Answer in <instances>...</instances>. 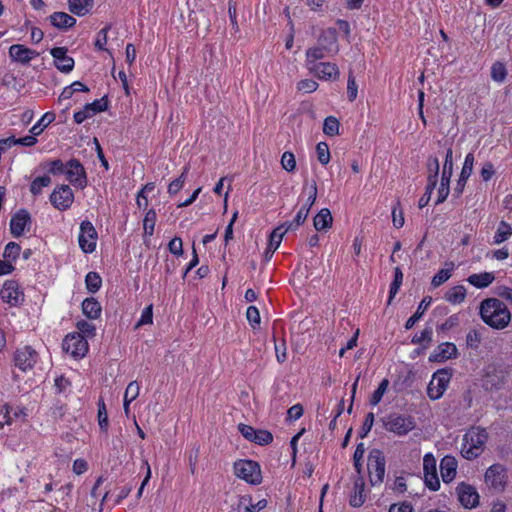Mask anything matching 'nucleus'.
<instances>
[{"label":"nucleus","instance_id":"nucleus-13","mask_svg":"<svg viewBox=\"0 0 512 512\" xmlns=\"http://www.w3.org/2000/svg\"><path fill=\"white\" fill-rule=\"evenodd\" d=\"M74 201V194L68 185L56 187L50 195V202L54 208L65 211L71 207Z\"/></svg>","mask_w":512,"mask_h":512},{"label":"nucleus","instance_id":"nucleus-57","mask_svg":"<svg viewBox=\"0 0 512 512\" xmlns=\"http://www.w3.org/2000/svg\"><path fill=\"white\" fill-rule=\"evenodd\" d=\"M46 168L48 172L53 175L64 174L66 170V163L64 164L60 159H55L48 162Z\"/></svg>","mask_w":512,"mask_h":512},{"label":"nucleus","instance_id":"nucleus-42","mask_svg":"<svg viewBox=\"0 0 512 512\" xmlns=\"http://www.w3.org/2000/svg\"><path fill=\"white\" fill-rule=\"evenodd\" d=\"M86 288L90 293H96L102 285V279L97 272H88L85 277Z\"/></svg>","mask_w":512,"mask_h":512},{"label":"nucleus","instance_id":"nucleus-15","mask_svg":"<svg viewBox=\"0 0 512 512\" xmlns=\"http://www.w3.org/2000/svg\"><path fill=\"white\" fill-rule=\"evenodd\" d=\"M306 68L317 78L325 81L336 80L340 74L337 65L330 62H317Z\"/></svg>","mask_w":512,"mask_h":512},{"label":"nucleus","instance_id":"nucleus-6","mask_svg":"<svg viewBox=\"0 0 512 512\" xmlns=\"http://www.w3.org/2000/svg\"><path fill=\"white\" fill-rule=\"evenodd\" d=\"M452 374L447 369L437 370L427 387V394L431 400L440 399L448 388Z\"/></svg>","mask_w":512,"mask_h":512},{"label":"nucleus","instance_id":"nucleus-28","mask_svg":"<svg viewBox=\"0 0 512 512\" xmlns=\"http://www.w3.org/2000/svg\"><path fill=\"white\" fill-rule=\"evenodd\" d=\"M494 280L495 276L492 272L474 273L467 278L468 283L478 289L488 287Z\"/></svg>","mask_w":512,"mask_h":512},{"label":"nucleus","instance_id":"nucleus-12","mask_svg":"<svg viewBox=\"0 0 512 512\" xmlns=\"http://www.w3.org/2000/svg\"><path fill=\"white\" fill-rule=\"evenodd\" d=\"M66 179L75 187L83 189L87 185V176L83 165L77 159L66 163Z\"/></svg>","mask_w":512,"mask_h":512},{"label":"nucleus","instance_id":"nucleus-26","mask_svg":"<svg viewBox=\"0 0 512 512\" xmlns=\"http://www.w3.org/2000/svg\"><path fill=\"white\" fill-rule=\"evenodd\" d=\"M506 381V375L503 371L494 370L493 372H487L483 386L487 390H499L504 387Z\"/></svg>","mask_w":512,"mask_h":512},{"label":"nucleus","instance_id":"nucleus-27","mask_svg":"<svg viewBox=\"0 0 512 512\" xmlns=\"http://www.w3.org/2000/svg\"><path fill=\"white\" fill-rule=\"evenodd\" d=\"M52 26L60 30H66L76 24V19L65 12H54L49 16Z\"/></svg>","mask_w":512,"mask_h":512},{"label":"nucleus","instance_id":"nucleus-1","mask_svg":"<svg viewBox=\"0 0 512 512\" xmlns=\"http://www.w3.org/2000/svg\"><path fill=\"white\" fill-rule=\"evenodd\" d=\"M482 321L496 330H503L511 322V312L504 302L498 298H486L479 305Z\"/></svg>","mask_w":512,"mask_h":512},{"label":"nucleus","instance_id":"nucleus-38","mask_svg":"<svg viewBox=\"0 0 512 512\" xmlns=\"http://www.w3.org/2000/svg\"><path fill=\"white\" fill-rule=\"evenodd\" d=\"M140 392V386L137 381H132L128 384L124 394V410L126 413L129 412V405L134 401Z\"/></svg>","mask_w":512,"mask_h":512},{"label":"nucleus","instance_id":"nucleus-25","mask_svg":"<svg viewBox=\"0 0 512 512\" xmlns=\"http://www.w3.org/2000/svg\"><path fill=\"white\" fill-rule=\"evenodd\" d=\"M294 222H286L278 227H276L269 237L268 247L270 248V255H273L274 252L278 249L281 244L282 238L286 232L289 230H293Z\"/></svg>","mask_w":512,"mask_h":512},{"label":"nucleus","instance_id":"nucleus-44","mask_svg":"<svg viewBox=\"0 0 512 512\" xmlns=\"http://www.w3.org/2000/svg\"><path fill=\"white\" fill-rule=\"evenodd\" d=\"M50 184H51V179L49 176L44 175V176L36 177L30 185V192L33 195H38L41 193V191L44 187H47Z\"/></svg>","mask_w":512,"mask_h":512},{"label":"nucleus","instance_id":"nucleus-20","mask_svg":"<svg viewBox=\"0 0 512 512\" xmlns=\"http://www.w3.org/2000/svg\"><path fill=\"white\" fill-rule=\"evenodd\" d=\"M456 490L458 499L465 508L471 509L478 505L479 495L474 487L465 483H460Z\"/></svg>","mask_w":512,"mask_h":512},{"label":"nucleus","instance_id":"nucleus-11","mask_svg":"<svg viewBox=\"0 0 512 512\" xmlns=\"http://www.w3.org/2000/svg\"><path fill=\"white\" fill-rule=\"evenodd\" d=\"M62 347L74 358L84 357L88 351V343L79 333L68 334L63 340Z\"/></svg>","mask_w":512,"mask_h":512},{"label":"nucleus","instance_id":"nucleus-52","mask_svg":"<svg viewBox=\"0 0 512 512\" xmlns=\"http://www.w3.org/2000/svg\"><path fill=\"white\" fill-rule=\"evenodd\" d=\"M273 441V435L267 430H256L252 442L258 445H267Z\"/></svg>","mask_w":512,"mask_h":512},{"label":"nucleus","instance_id":"nucleus-36","mask_svg":"<svg viewBox=\"0 0 512 512\" xmlns=\"http://www.w3.org/2000/svg\"><path fill=\"white\" fill-rule=\"evenodd\" d=\"M465 297L466 288L463 285L454 286L445 294V300L454 305L462 303Z\"/></svg>","mask_w":512,"mask_h":512},{"label":"nucleus","instance_id":"nucleus-31","mask_svg":"<svg viewBox=\"0 0 512 512\" xmlns=\"http://www.w3.org/2000/svg\"><path fill=\"white\" fill-rule=\"evenodd\" d=\"M94 0H68V8L77 16H85L93 8Z\"/></svg>","mask_w":512,"mask_h":512},{"label":"nucleus","instance_id":"nucleus-59","mask_svg":"<svg viewBox=\"0 0 512 512\" xmlns=\"http://www.w3.org/2000/svg\"><path fill=\"white\" fill-rule=\"evenodd\" d=\"M21 251L19 244L15 242H9L4 249V257L15 260L18 258Z\"/></svg>","mask_w":512,"mask_h":512},{"label":"nucleus","instance_id":"nucleus-16","mask_svg":"<svg viewBox=\"0 0 512 512\" xmlns=\"http://www.w3.org/2000/svg\"><path fill=\"white\" fill-rule=\"evenodd\" d=\"M108 103L105 98L96 99L92 103H88L80 111L74 113V121L77 124L83 123L86 119L91 118L96 113L103 112L107 109Z\"/></svg>","mask_w":512,"mask_h":512},{"label":"nucleus","instance_id":"nucleus-56","mask_svg":"<svg viewBox=\"0 0 512 512\" xmlns=\"http://www.w3.org/2000/svg\"><path fill=\"white\" fill-rule=\"evenodd\" d=\"M281 165L283 169H285L288 172H292L296 167V160L295 156L292 152H284L281 157Z\"/></svg>","mask_w":512,"mask_h":512},{"label":"nucleus","instance_id":"nucleus-17","mask_svg":"<svg viewBox=\"0 0 512 512\" xmlns=\"http://www.w3.org/2000/svg\"><path fill=\"white\" fill-rule=\"evenodd\" d=\"M66 47H55L50 50V54L54 58L55 67L62 73H69L74 68V59L67 54Z\"/></svg>","mask_w":512,"mask_h":512},{"label":"nucleus","instance_id":"nucleus-45","mask_svg":"<svg viewBox=\"0 0 512 512\" xmlns=\"http://www.w3.org/2000/svg\"><path fill=\"white\" fill-rule=\"evenodd\" d=\"M339 121L333 116H329L324 120L323 132L327 136H335L339 133Z\"/></svg>","mask_w":512,"mask_h":512},{"label":"nucleus","instance_id":"nucleus-50","mask_svg":"<svg viewBox=\"0 0 512 512\" xmlns=\"http://www.w3.org/2000/svg\"><path fill=\"white\" fill-rule=\"evenodd\" d=\"M98 423L102 431H107L109 425L108 414L103 400L98 402Z\"/></svg>","mask_w":512,"mask_h":512},{"label":"nucleus","instance_id":"nucleus-23","mask_svg":"<svg viewBox=\"0 0 512 512\" xmlns=\"http://www.w3.org/2000/svg\"><path fill=\"white\" fill-rule=\"evenodd\" d=\"M318 44L323 46L324 49L328 50L333 54L338 53L339 47L337 43V31L334 28H328L321 32L318 38Z\"/></svg>","mask_w":512,"mask_h":512},{"label":"nucleus","instance_id":"nucleus-64","mask_svg":"<svg viewBox=\"0 0 512 512\" xmlns=\"http://www.w3.org/2000/svg\"><path fill=\"white\" fill-rule=\"evenodd\" d=\"M169 251L176 255L181 256L183 254V242L179 237H174L168 244Z\"/></svg>","mask_w":512,"mask_h":512},{"label":"nucleus","instance_id":"nucleus-33","mask_svg":"<svg viewBox=\"0 0 512 512\" xmlns=\"http://www.w3.org/2000/svg\"><path fill=\"white\" fill-rule=\"evenodd\" d=\"M512 236V226L505 221H500L493 236V244L499 245Z\"/></svg>","mask_w":512,"mask_h":512},{"label":"nucleus","instance_id":"nucleus-5","mask_svg":"<svg viewBox=\"0 0 512 512\" xmlns=\"http://www.w3.org/2000/svg\"><path fill=\"white\" fill-rule=\"evenodd\" d=\"M387 431L398 436H404L415 428V421L411 416L390 414L384 420Z\"/></svg>","mask_w":512,"mask_h":512},{"label":"nucleus","instance_id":"nucleus-53","mask_svg":"<svg viewBox=\"0 0 512 512\" xmlns=\"http://www.w3.org/2000/svg\"><path fill=\"white\" fill-rule=\"evenodd\" d=\"M246 318L253 329L260 325V313L256 306H249L246 311Z\"/></svg>","mask_w":512,"mask_h":512},{"label":"nucleus","instance_id":"nucleus-51","mask_svg":"<svg viewBox=\"0 0 512 512\" xmlns=\"http://www.w3.org/2000/svg\"><path fill=\"white\" fill-rule=\"evenodd\" d=\"M316 153H317L318 161L321 164L326 165L329 163L330 151H329V147H328L327 143L319 142L316 146Z\"/></svg>","mask_w":512,"mask_h":512},{"label":"nucleus","instance_id":"nucleus-19","mask_svg":"<svg viewBox=\"0 0 512 512\" xmlns=\"http://www.w3.org/2000/svg\"><path fill=\"white\" fill-rule=\"evenodd\" d=\"M31 225L30 214L27 210L21 209L10 220V230L14 237L23 235L25 229H29Z\"/></svg>","mask_w":512,"mask_h":512},{"label":"nucleus","instance_id":"nucleus-9","mask_svg":"<svg viewBox=\"0 0 512 512\" xmlns=\"http://www.w3.org/2000/svg\"><path fill=\"white\" fill-rule=\"evenodd\" d=\"M424 483L431 491H438L440 481L437 473L436 458L432 453H426L423 457Z\"/></svg>","mask_w":512,"mask_h":512},{"label":"nucleus","instance_id":"nucleus-24","mask_svg":"<svg viewBox=\"0 0 512 512\" xmlns=\"http://www.w3.org/2000/svg\"><path fill=\"white\" fill-rule=\"evenodd\" d=\"M440 473L444 483L453 481L457 474V461L453 456H445L440 462Z\"/></svg>","mask_w":512,"mask_h":512},{"label":"nucleus","instance_id":"nucleus-35","mask_svg":"<svg viewBox=\"0 0 512 512\" xmlns=\"http://www.w3.org/2000/svg\"><path fill=\"white\" fill-rule=\"evenodd\" d=\"M446 268L440 269L432 278L431 285L434 288L439 287L445 283L451 276L454 270V263L449 262L445 264Z\"/></svg>","mask_w":512,"mask_h":512},{"label":"nucleus","instance_id":"nucleus-30","mask_svg":"<svg viewBox=\"0 0 512 512\" xmlns=\"http://www.w3.org/2000/svg\"><path fill=\"white\" fill-rule=\"evenodd\" d=\"M101 311L102 308L100 303L93 297L86 298L82 302V312L87 318L91 320L99 318Z\"/></svg>","mask_w":512,"mask_h":512},{"label":"nucleus","instance_id":"nucleus-47","mask_svg":"<svg viewBox=\"0 0 512 512\" xmlns=\"http://www.w3.org/2000/svg\"><path fill=\"white\" fill-rule=\"evenodd\" d=\"M402 281H403V273L399 267H396L395 271H394V280L391 283L390 289H389V301H388L389 303L391 302L393 297L397 294V292L402 284Z\"/></svg>","mask_w":512,"mask_h":512},{"label":"nucleus","instance_id":"nucleus-29","mask_svg":"<svg viewBox=\"0 0 512 512\" xmlns=\"http://www.w3.org/2000/svg\"><path fill=\"white\" fill-rule=\"evenodd\" d=\"M334 55L331 52H328V50L324 49L323 46H320L317 44L314 47H311L306 50V60H305V66L313 65L319 60L324 59L327 56Z\"/></svg>","mask_w":512,"mask_h":512},{"label":"nucleus","instance_id":"nucleus-55","mask_svg":"<svg viewBox=\"0 0 512 512\" xmlns=\"http://www.w3.org/2000/svg\"><path fill=\"white\" fill-rule=\"evenodd\" d=\"M365 453V446L364 443H359L355 449L354 455H353V462L355 470L360 474L362 469V459Z\"/></svg>","mask_w":512,"mask_h":512},{"label":"nucleus","instance_id":"nucleus-48","mask_svg":"<svg viewBox=\"0 0 512 512\" xmlns=\"http://www.w3.org/2000/svg\"><path fill=\"white\" fill-rule=\"evenodd\" d=\"M187 172H188V167H185L182 174L169 184L168 193L171 196L176 195L183 188L185 180H186Z\"/></svg>","mask_w":512,"mask_h":512},{"label":"nucleus","instance_id":"nucleus-43","mask_svg":"<svg viewBox=\"0 0 512 512\" xmlns=\"http://www.w3.org/2000/svg\"><path fill=\"white\" fill-rule=\"evenodd\" d=\"M507 77V69L504 63L497 61L491 66V78L497 83H503Z\"/></svg>","mask_w":512,"mask_h":512},{"label":"nucleus","instance_id":"nucleus-18","mask_svg":"<svg viewBox=\"0 0 512 512\" xmlns=\"http://www.w3.org/2000/svg\"><path fill=\"white\" fill-rule=\"evenodd\" d=\"M458 356V350L454 343L445 342L438 345L429 355L430 362H445Z\"/></svg>","mask_w":512,"mask_h":512},{"label":"nucleus","instance_id":"nucleus-22","mask_svg":"<svg viewBox=\"0 0 512 512\" xmlns=\"http://www.w3.org/2000/svg\"><path fill=\"white\" fill-rule=\"evenodd\" d=\"M9 56L15 62L28 64L32 59L38 56V53L24 45L14 44L9 48Z\"/></svg>","mask_w":512,"mask_h":512},{"label":"nucleus","instance_id":"nucleus-3","mask_svg":"<svg viewBox=\"0 0 512 512\" xmlns=\"http://www.w3.org/2000/svg\"><path fill=\"white\" fill-rule=\"evenodd\" d=\"M234 474L245 482L258 485L262 481L260 465L253 460L241 459L234 463Z\"/></svg>","mask_w":512,"mask_h":512},{"label":"nucleus","instance_id":"nucleus-7","mask_svg":"<svg viewBox=\"0 0 512 512\" xmlns=\"http://www.w3.org/2000/svg\"><path fill=\"white\" fill-rule=\"evenodd\" d=\"M484 478L490 489L502 492L508 481L507 469L502 464H493L486 470Z\"/></svg>","mask_w":512,"mask_h":512},{"label":"nucleus","instance_id":"nucleus-37","mask_svg":"<svg viewBox=\"0 0 512 512\" xmlns=\"http://www.w3.org/2000/svg\"><path fill=\"white\" fill-rule=\"evenodd\" d=\"M364 502V481L362 478H358L354 482V494L350 497V505L353 507H360Z\"/></svg>","mask_w":512,"mask_h":512},{"label":"nucleus","instance_id":"nucleus-62","mask_svg":"<svg viewBox=\"0 0 512 512\" xmlns=\"http://www.w3.org/2000/svg\"><path fill=\"white\" fill-rule=\"evenodd\" d=\"M297 88L299 91L311 93L318 88V83L312 79H304L298 83Z\"/></svg>","mask_w":512,"mask_h":512},{"label":"nucleus","instance_id":"nucleus-63","mask_svg":"<svg viewBox=\"0 0 512 512\" xmlns=\"http://www.w3.org/2000/svg\"><path fill=\"white\" fill-rule=\"evenodd\" d=\"M439 160L435 156H430L427 160V170H428V176H434V178H438L439 174Z\"/></svg>","mask_w":512,"mask_h":512},{"label":"nucleus","instance_id":"nucleus-2","mask_svg":"<svg viewBox=\"0 0 512 512\" xmlns=\"http://www.w3.org/2000/svg\"><path fill=\"white\" fill-rule=\"evenodd\" d=\"M488 434L484 428L472 427L463 436L461 454L465 459L472 460L482 454Z\"/></svg>","mask_w":512,"mask_h":512},{"label":"nucleus","instance_id":"nucleus-40","mask_svg":"<svg viewBox=\"0 0 512 512\" xmlns=\"http://www.w3.org/2000/svg\"><path fill=\"white\" fill-rule=\"evenodd\" d=\"M55 120V114L52 112H46L36 124L30 129V133L33 135H40L44 128Z\"/></svg>","mask_w":512,"mask_h":512},{"label":"nucleus","instance_id":"nucleus-61","mask_svg":"<svg viewBox=\"0 0 512 512\" xmlns=\"http://www.w3.org/2000/svg\"><path fill=\"white\" fill-rule=\"evenodd\" d=\"M432 334H433L432 328L431 327H426L425 329H423L420 332V334H416L412 338V343H414V344H422L424 342H430L432 340Z\"/></svg>","mask_w":512,"mask_h":512},{"label":"nucleus","instance_id":"nucleus-41","mask_svg":"<svg viewBox=\"0 0 512 512\" xmlns=\"http://www.w3.org/2000/svg\"><path fill=\"white\" fill-rule=\"evenodd\" d=\"M453 174V151L452 148H448L445 155V161L443 165V171L441 180L445 182H450V179Z\"/></svg>","mask_w":512,"mask_h":512},{"label":"nucleus","instance_id":"nucleus-4","mask_svg":"<svg viewBox=\"0 0 512 512\" xmlns=\"http://www.w3.org/2000/svg\"><path fill=\"white\" fill-rule=\"evenodd\" d=\"M385 457L381 450L372 449L368 455L367 468L369 472L370 483L373 486L380 485L385 477Z\"/></svg>","mask_w":512,"mask_h":512},{"label":"nucleus","instance_id":"nucleus-49","mask_svg":"<svg viewBox=\"0 0 512 512\" xmlns=\"http://www.w3.org/2000/svg\"><path fill=\"white\" fill-rule=\"evenodd\" d=\"M389 386L388 379H383L378 388L373 392L371 398H370V404L373 406H376L382 399L383 395L387 391V388Z\"/></svg>","mask_w":512,"mask_h":512},{"label":"nucleus","instance_id":"nucleus-58","mask_svg":"<svg viewBox=\"0 0 512 512\" xmlns=\"http://www.w3.org/2000/svg\"><path fill=\"white\" fill-rule=\"evenodd\" d=\"M109 30H110V25H107L98 32L96 41H95V47L98 50H102V51L106 50L105 45L107 44V40H108L107 35H108Z\"/></svg>","mask_w":512,"mask_h":512},{"label":"nucleus","instance_id":"nucleus-54","mask_svg":"<svg viewBox=\"0 0 512 512\" xmlns=\"http://www.w3.org/2000/svg\"><path fill=\"white\" fill-rule=\"evenodd\" d=\"M250 506V495L241 496L238 502L231 507L229 512H253L249 510Z\"/></svg>","mask_w":512,"mask_h":512},{"label":"nucleus","instance_id":"nucleus-60","mask_svg":"<svg viewBox=\"0 0 512 512\" xmlns=\"http://www.w3.org/2000/svg\"><path fill=\"white\" fill-rule=\"evenodd\" d=\"M357 90L358 86L355 80V77L350 72L348 75V81H347V97L349 101H354L357 97Z\"/></svg>","mask_w":512,"mask_h":512},{"label":"nucleus","instance_id":"nucleus-46","mask_svg":"<svg viewBox=\"0 0 512 512\" xmlns=\"http://www.w3.org/2000/svg\"><path fill=\"white\" fill-rule=\"evenodd\" d=\"M76 327L78 329V333L85 337H94L96 334V327L93 323L88 322L86 320H80L77 322Z\"/></svg>","mask_w":512,"mask_h":512},{"label":"nucleus","instance_id":"nucleus-21","mask_svg":"<svg viewBox=\"0 0 512 512\" xmlns=\"http://www.w3.org/2000/svg\"><path fill=\"white\" fill-rule=\"evenodd\" d=\"M474 161V154L468 153L465 157L459 179L457 180L456 187L454 188V193L456 196H460L463 193L467 180L469 179L473 172Z\"/></svg>","mask_w":512,"mask_h":512},{"label":"nucleus","instance_id":"nucleus-8","mask_svg":"<svg viewBox=\"0 0 512 512\" xmlns=\"http://www.w3.org/2000/svg\"><path fill=\"white\" fill-rule=\"evenodd\" d=\"M97 231L93 224L88 221H82L80 224V233L78 236V243L84 253H92L96 249Z\"/></svg>","mask_w":512,"mask_h":512},{"label":"nucleus","instance_id":"nucleus-39","mask_svg":"<svg viewBox=\"0 0 512 512\" xmlns=\"http://www.w3.org/2000/svg\"><path fill=\"white\" fill-rule=\"evenodd\" d=\"M156 218H157V214L154 209H149L145 214V217L143 219L144 241L145 242H146V238L151 237L154 233Z\"/></svg>","mask_w":512,"mask_h":512},{"label":"nucleus","instance_id":"nucleus-14","mask_svg":"<svg viewBox=\"0 0 512 512\" xmlns=\"http://www.w3.org/2000/svg\"><path fill=\"white\" fill-rule=\"evenodd\" d=\"M38 360V353L31 346H24L16 350L15 365L22 371L30 370Z\"/></svg>","mask_w":512,"mask_h":512},{"label":"nucleus","instance_id":"nucleus-34","mask_svg":"<svg viewBox=\"0 0 512 512\" xmlns=\"http://www.w3.org/2000/svg\"><path fill=\"white\" fill-rule=\"evenodd\" d=\"M431 303L430 297H425L417 307L416 312L406 321L405 328L407 330L414 327V325L421 319L427 308Z\"/></svg>","mask_w":512,"mask_h":512},{"label":"nucleus","instance_id":"nucleus-10","mask_svg":"<svg viewBox=\"0 0 512 512\" xmlns=\"http://www.w3.org/2000/svg\"><path fill=\"white\" fill-rule=\"evenodd\" d=\"M0 297L11 307L20 306L24 302V293L17 281L6 280L0 290Z\"/></svg>","mask_w":512,"mask_h":512},{"label":"nucleus","instance_id":"nucleus-32","mask_svg":"<svg viewBox=\"0 0 512 512\" xmlns=\"http://www.w3.org/2000/svg\"><path fill=\"white\" fill-rule=\"evenodd\" d=\"M332 222L331 212L327 208L321 209L313 219V225L317 231L327 230L331 227Z\"/></svg>","mask_w":512,"mask_h":512}]
</instances>
